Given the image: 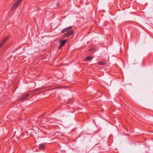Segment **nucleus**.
Segmentation results:
<instances>
[{"mask_svg":"<svg viewBox=\"0 0 153 153\" xmlns=\"http://www.w3.org/2000/svg\"><path fill=\"white\" fill-rule=\"evenodd\" d=\"M30 94H27L23 95L22 97L19 99V101H24L25 100H27L29 97Z\"/></svg>","mask_w":153,"mask_h":153,"instance_id":"1","label":"nucleus"},{"mask_svg":"<svg viewBox=\"0 0 153 153\" xmlns=\"http://www.w3.org/2000/svg\"><path fill=\"white\" fill-rule=\"evenodd\" d=\"M22 0H17V1L13 5L11 8L12 10H14L19 4Z\"/></svg>","mask_w":153,"mask_h":153,"instance_id":"2","label":"nucleus"},{"mask_svg":"<svg viewBox=\"0 0 153 153\" xmlns=\"http://www.w3.org/2000/svg\"><path fill=\"white\" fill-rule=\"evenodd\" d=\"M74 31L73 30H69L68 32H66L64 36V37H68L70 36L73 33Z\"/></svg>","mask_w":153,"mask_h":153,"instance_id":"3","label":"nucleus"},{"mask_svg":"<svg viewBox=\"0 0 153 153\" xmlns=\"http://www.w3.org/2000/svg\"><path fill=\"white\" fill-rule=\"evenodd\" d=\"M73 27L72 26H70L68 27L65 28L63 29L62 31V33H64L65 32L68 31L69 30L71 29Z\"/></svg>","mask_w":153,"mask_h":153,"instance_id":"4","label":"nucleus"},{"mask_svg":"<svg viewBox=\"0 0 153 153\" xmlns=\"http://www.w3.org/2000/svg\"><path fill=\"white\" fill-rule=\"evenodd\" d=\"M8 39V36L6 37L3 40L2 42L0 43V48L2 46V45Z\"/></svg>","mask_w":153,"mask_h":153,"instance_id":"5","label":"nucleus"},{"mask_svg":"<svg viewBox=\"0 0 153 153\" xmlns=\"http://www.w3.org/2000/svg\"><path fill=\"white\" fill-rule=\"evenodd\" d=\"M59 41L60 43L61 46L63 47L66 43L67 42V40H60Z\"/></svg>","mask_w":153,"mask_h":153,"instance_id":"6","label":"nucleus"},{"mask_svg":"<svg viewBox=\"0 0 153 153\" xmlns=\"http://www.w3.org/2000/svg\"><path fill=\"white\" fill-rule=\"evenodd\" d=\"M45 147L44 145L43 144H39V148L40 149H43Z\"/></svg>","mask_w":153,"mask_h":153,"instance_id":"7","label":"nucleus"},{"mask_svg":"<svg viewBox=\"0 0 153 153\" xmlns=\"http://www.w3.org/2000/svg\"><path fill=\"white\" fill-rule=\"evenodd\" d=\"M92 59V57L91 56H88L85 58V60L86 61H89L91 60Z\"/></svg>","mask_w":153,"mask_h":153,"instance_id":"8","label":"nucleus"},{"mask_svg":"<svg viewBox=\"0 0 153 153\" xmlns=\"http://www.w3.org/2000/svg\"><path fill=\"white\" fill-rule=\"evenodd\" d=\"M98 64L99 65H104L105 63L102 61H100L98 62Z\"/></svg>","mask_w":153,"mask_h":153,"instance_id":"9","label":"nucleus"},{"mask_svg":"<svg viewBox=\"0 0 153 153\" xmlns=\"http://www.w3.org/2000/svg\"><path fill=\"white\" fill-rule=\"evenodd\" d=\"M62 47V46H61V45H60L59 47V49H60Z\"/></svg>","mask_w":153,"mask_h":153,"instance_id":"10","label":"nucleus"},{"mask_svg":"<svg viewBox=\"0 0 153 153\" xmlns=\"http://www.w3.org/2000/svg\"><path fill=\"white\" fill-rule=\"evenodd\" d=\"M51 90H48V91H50Z\"/></svg>","mask_w":153,"mask_h":153,"instance_id":"11","label":"nucleus"}]
</instances>
